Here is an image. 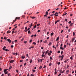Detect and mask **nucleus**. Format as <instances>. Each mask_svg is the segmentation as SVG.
<instances>
[{
    "mask_svg": "<svg viewBox=\"0 0 76 76\" xmlns=\"http://www.w3.org/2000/svg\"><path fill=\"white\" fill-rule=\"evenodd\" d=\"M57 14H58V13L57 12H56L54 15H55V16H58V15H57Z\"/></svg>",
    "mask_w": 76,
    "mask_h": 76,
    "instance_id": "1",
    "label": "nucleus"
},
{
    "mask_svg": "<svg viewBox=\"0 0 76 76\" xmlns=\"http://www.w3.org/2000/svg\"><path fill=\"white\" fill-rule=\"evenodd\" d=\"M7 41H8V42H9L10 43V42H12V41L10 40V39H7Z\"/></svg>",
    "mask_w": 76,
    "mask_h": 76,
    "instance_id": "2",
    "label": "nucleus"
},
{
    "mask_svg": "<svg viewBox=\"0 0 76 76\" xmlns=\"http://www.w3.org/2000/svg\"><path fill=\"white\" fill-rule=\"evenodd\" d=\"M48 52H49V50H48L46 51L45 52V55H47V53H48Z\"/></svg>",
    "mask_w": 76,
    "mask_h": 76,
    "instance_id": "3",
    "label": "nucleus"
},
{
    "mask_svg": "<svg viewBox=\"0 0 76 76\" xmlns=\"http://www.w3.org/2000/svg\"><path fill=\"white\" fill-rule=\"evenodd\" d=\"M3 50H4V51H8V50L7 49H5V48H3Z\"/></svg>",
    "mask_w": 76,
    "mask_h": 76,
    "instance_id": "4",
    "label": "nucleus"
},
{
    "mask_svg": "<svg viewBox=\"0 0 76 76\" xmlns=\"http://www.w3.org/2000/svg\"><path fill=\"white\" fill-rule=\"evenodd\" d=\"M10 61V63H13V62H14V60H12Z\"/></svg>",
    "mask_w": 76,
    "mask_h": 76,
    "instance_id": "5",
    "label": "nucleus"
},
{
    "mask_svg": "<svg viewBox=\"0 0 76 76\" xmlns=\"http://www.w3.org/2000/svg\"><path fill=\"white\" fill-rule=\"evenodd\" d=\"M34 48V46L30 47H29L28 48L29 49H31V48Z\"/></svg>",
    "mask_w": 76,
    "mask_h": 76,
    "instance_id": "6",
    "label": "nucleus"
},
{
    "mask_svg": "<svg viewBox=\"0 0 76 76\" xmlns=\"http://www.w3.org/2000/svg\"><path fill=\"white\" fill-rule=\"evenodd\" d=\"M74 24H73V23H71L70 25V26H72Z\"/></svg>",
    "mask_w": 76,
    "mask_h": 76,
    "instance_id": "7",
    "label": "nucleus"
},
{
    "mask_svg": "<svg viewBox=\"0 0 76 76\" xmlns=\"http://www.w3.org/2000/svg\"><path fill=\"white\" fill-rule=\"evenodd\" d=\"M20 19V17H16L15 19V21H16V19Z\"/></svg>",
    "mask_w": 76,
    "mask_h": 76,
    "instance_id": "8",
    "label": "nucleus"
},
{
    "mask_svg": "<svg viewBox=\"0 0 76 76\" xmlns=\"http://www.w3.org/2000/svg\"><path fill=\"white\" fill-rule=\"evenodd\" d=\"M21 58H23V59H24V58H25V56H22Z\"/></svg>",
    "mask_w": 76,
    "mask_h": 76,
    "instance_id": "9",
    "label": "nucleus"
},
{
    "mask_svg": "<svg viewBox=\"0 0 76 76\" xmlns=\"http://www.w3.org/2000/svg\"><path fill=\"white\" fill-rule=\"evenodd\" d=\"M11 32V31H7V34H9V33H10Z\"/></svg>",
    "mask_w": 76,
    "mask_h": 76,
    "instance_id": "10",
    "label": "nucleus"
},
{
    "mask_svg": "<svg viewBox=\"0 0 76 76\" xmlns=\"http://www.w3.org/2000/svg\"><path fill=\"white\" fill-rule=\"evenodd\" d=\"M32 25H33V24H32V23H31V24H30V25H29L30 28H31V27H32Z\"/></svg>",
    "mask_w": 76,
    "mask_h": 76,
    "instance_id": "11",
    "label": "nucleus"
},
{
    "mask_svg": "<svg viewBox=\"0 0 76 76\" xmlns=\"http://www.w3.org/2000/svg\"><path fill=\"white\" fill-rule=\"evenodd\" d=\"M75 41V38L74 37H73L72 39V42H73Z\"/></svg>",
    "mask_w": 76,
    "mask_h": 76,
    "instance_id": "12",
    "label": "nucleus"
},
{
    "mask_svg": "<svg viewBox=\"0 0 76 76\" xmlns=\"http://www.w3.org/2000/svg\"><path fill=\"white\" fill-rule=\"evenodd\" d=\"M5 74H6V75H7L8 73V72L7 71H5V72H4Z\"/></svg>",
    "mask_w": 76,
    "mask_h": 76,
    "instance_id": "13",
    "label": "nucleus"
},
{
    "mask_svg": "<svg viewBox=\"0 0 76 76\" xmlns=\"http://www.w3.org/2000/svg\"><path fill=\"white\" fill-rule=\"evenodd\" d=\"M56 41H58V40H59V37H58L56 39Z\"/></svg>",
    "mask_w": 76,
    "mask_h": 76,
    "instance_id": "14",
    "label": "nucleus"
},
{
    "mask_svg": "<svg viewBox=\"0 0 76 76\" xmlns=\"http://www.w3.org/2000/svg\"><path fill=\"white\" fill-rule=\"evenodd\" d=\"M7 70H8V69H5L4 70V72H6Z\"/></svg>",
    "mask_w": 76,
    "mask_h": 76,
    "instance_id": "15",
    "label": "nucleus"
},
{
    "mask_svg": "<svg viewBox=\"0 0 76 76\" xmlns=\"http://www.w3.org/2000/svg\"><path fill=\"white\" fill-rule=\"evenodd\" d=\"M32 59H30V63H32Z\"/></svg>",
    "mask_w": 76,
    "mask_h": 76,
    "instance_id": "16",
    "label": "nucleus"
},
{
    "mask_svg": "<svg viewBox=\"0 0 76 76\" xmlns=\"http://www.w3.org/2000/svg\"><path fill=\"white\" fill-rule=\"evenodd\" d=\"M60 49H61V50H64V48L62 47H61L60 48Z\"/></svg>",
    "mask_w": 76,
    "mask_h": 76,
    "instance_id": "17",
    "label": "nucleus"
},
{
    "mask_svg": "<svg viewBox=\"0 0 76 76\" xmlns=\"http://www.w3.org/2000/svg\"><path fill=\"white\" fill-rule=\"evenodd\" d=\"M69 70H67L66 71V74H68V73H69Z\"/></svg>",
    "mask_w": 76,
    "mask_h": 76,
    "instance_id": "18",
    "label": "nucleus"
},
{
    "mask_svg": "<svg viewBox=\"0 0 76 76\" xmlns=\"http://www.w3.org/2000/svg\"><path fill=\"white\" fill-rule=\"evenodd\" d=\"M51 54L50 53H49V52H48V56H50V55H51Z\"/></svg>",
    "mask_w": 76,
    "mask_h": 76,
    "instance_id": "19",
    "label": "nucleus"
},
{
    "mask_svg": "<svg viewBox=\"0 0 76 76\" xmlns=\"http://www.w3.org/2000/svg\"><path fill=\"white\" fill-rule=\"evenodd\" d=\"M36 17H31V18H32V19H35V18H36Z\"/></svg>",
    "mask_w": 76,
    "mask_h": 76,
    "instance_id": "20",
    "label": "nucleus"
},
{
    "mask_svg": "<svg viewBox=\"0 0 76 76\" xmlns=\"http://www.w3.org/2000/svg\"><path fill=\"white\" fill-rule=\"evenodd\" d=\"M67 15V13H66L64 14L62 16H65V15Z\"/></svg>",
    "mask_w": 76,
    "mask_h": 76,
    "instance_id": "21",
    "label": "nucleus"
},
{
    "mask_svg": "<svg viewBox=\"0 0 76 76\" xmlns=\"http://www.w3.org/2000/svg\"><path fill=\"white\" fill-rule=\"evenodd\" d=\"M53 35H54V33L53 32H52L51 34V36H53Z\"/></svg>",
    "mask_w": 76,
    "mask_h": 76,
    "instance_id": "22",
    "label": "nucleus"
},
{
    "mask_svg": "<svg viewBox=\"0 0 76 76\" xmlns=\"http://www.w3.org/2000/svg\"><path fill=\"white\" fill-rule=\"evenodd\" d=\"M51 42H50L49 43V44H48V46H50V45H51Z\"/></svg>",
    "mask_w": 76,
    "mask_h": 76,
    "instance_id": "23",
    "label": "nucleus"
},
{
    "mask_svg": "<svg viewBox=\"0 0 76 76\" xmlns=\"http://www.w3.org/2000/svg\"><path fill=\"white\" fill-rule=\"evenodd\" d=\"M70 59L71 60H73V57H72V56H71L70 58Z\"/></svg>",
    "mask_w": 76,
    "mask_h": 76,
    "instance_id": "24",
    "label": "nucleus"
},
{
    "mask_svg": "<svg viewBox=\"0 0 76 76\" xmlns=\"http://www.w3.org/2000/svg\"><path fill=\"white\" fill-rule=\"evenodd\" d=\"M64 55H62L61 56V58H64Z\"/></svg>",
    "mask_w": 76,
    "mask_h": 76,
    "instance_id": "25",
    "label": "nucleus"
},
{
    "mask_svg": "<svg viewBox=\"0 0 76 76\" xmlns=\"http://www.w3.org/2000/svg\"><path fill=\"white\" fill-rule=\"evenodd\" d=\"M42 60H44V58H42V59H40L41 62H42Z\"/></svg>",
    "mask_w": 76,
    "mask_h": 76,
    "instance_id": "26",
    "label": "nucleus"
},
{
    "mask_svg": "<svg viewBox=\"0 0 76 76\" xmlns=\"http://www.w3.org/2000/svg\"><path fill=\"white\" fill-rule=\"evenodd\" d=\"M73 36H75V32H73Z\"/></svg>",
    "mask_w": 76,
    "mask_h": 76,
    "instance_id": "27",
    "label": "nucleus"
},
{
    "mask_svg": "<svg viewBox=\"0 0 76 76\" xmlns=\"http://www.w3.org/2000/svg\"><path fill=\"white\" fill-rule=\"evenodd\" d=\"M64 70H63V71H62V72H61V73H64Z\"/></svg>",
    "mask_w": 76,
    "mask_h": 76,
    "instance_id": "28",
    "label": "nucleus"
},
{
    "mask_svg": "<svg viewBox=\"0 0 76 76\" xmlns=\"http://www.w3.org/2000/svg\"><path fill=\"white\" fill-rule=\"evenodd\" d=\"M47 40H45L44 42L45 43H47Z\"/></svg>",
    "mask_w": 76,
    "mask_h": 76,
    "instance_id": "29",
    "label": "nucleus"
},
{
    "mask_svg": "<svg viewBox=\"0 0 76 76\" xmlns=\"http://www.w3.org/2000/svg\"><path fill=\"white\" fill-rule=\"evenodd\" d=\"M51 65H52V64H51V63H50L49 64V66H51Z\"/></svg>",
    "mask_w": 76,
    "mask_h": 76,
    "instance_id": "30",
    "label": "nucleus"
},
{
    "mask_svg": "<svg viewBox=\"0 0 76 76\" xmlns=\"http://www.w3.org/2000/svg\"><path fill=\"white\" fill-rule=\"evenodd\" d=\"M27 31L28 29H26V30L24 31L25 32H27Z\"/></svg>",
    "mask_w": 76,
    "mask_h": 76,
    "instance_id": "31",
    "label": "nucleus"
},
{
    "mask_svg": "<svg viewBox=\"0 0 76 76\" xmlns=\"http://www.w3.org/2000/svg\"><path fill=\"white\" fill-rule=\"evenodd\" d=\"M46 15H48V12H47V11H46Z\"/></svg>",
    "mask_w": 76,
    "mask_h": 76,
    "instance_id": "32",
    "label": "nucleus"
},
{
    "mask_svg": "<svg viewBox=\"0 0 76 76\" xmlns=\"http://www.w3.org/2000/svg\"><path fill=\"white\" fill-rule=\"evenodd\" d=\"M33 44H34V45H36V43H35V42H33Z\"/></svg>",
    "mask_w": 76,
    "mask_h": 76,
    "instance_id": "33",
    "label": "nucleus"
},
{
    "mask_svg": "<svg viewBox=\"0 0 76 76\" xmlns=\"http://www.w3.org/2000/svg\"><path fill=\"white\" fill-rule=\"evenodd\" d=\"M50 60H52V57H51V56H50Z\"/></svg>",
    "mask_w": 76,
    "mask_h": 76,
    "instance_id": "34",
    "label": "nucleus"
},
{
    "mask_svg": "<svg viewBox=\"0 0 76 76\" xmlns=\"http://www.w3.org/2000/svg\"><path fill=\"white\" fill-rule=\"evenodd\" d=\"M32 71H33V72H35V70H34V69H33Z\"/></svg>",
    "mask_w": 76,
    "mask_h": 76,
    "instance_id": "35",
    "label": "nucleus"
},
{
    "mask_svg": "<svg viewBox=\"0 0 76 76\" xmlns=\"http://www.w3.org/2000/svg\"><path fill=\"white\" fill-rule=\"evenodd\" d=\"M37 27V25H35L34 26V28H36Z\"/></svg>",
    "mask_w": 76,
    "mask_h": 76,
    "instance_id": "36",
    "label": "nucleus"
},
{
    "mask_svg": "<svg viewBox=\"0 0 76 76\" xmlns=\"http://www.w3.org/2000/svg\"><path fill=\"white\" fill-rule=\"evenodd\" d=\"M50 53H50V54H51V53H52V51L51 50H50Z\"/></svg>",
    "mask_w": 76,
    "mask_h": 76,
    "instance_id": "37",
    "label": "nucleus"
},
{
    "mask_svg": "<svg viewBox=\"0 0 76 76\" xmlns=\"http://www.w3.org/2000/svg\"><path fill=\"white\" fill-rule=\"evenodd\" d=\"M57 71H55L54 73H55V75H56V74H57Z\"/></svg>",
    "mask_w": 76,
    "mask_h": 76,
    "instance_id": "38",
    "label": "nucleus"
},
{
    "mask_svg": "<svg viewBox=\"0 0 76 76\" xmlns=\"http://www.w3.org/2000/svg\"><path fill=\"white\" fill-rule=\"evenodd\" d=\"M42 66H40L39 67V69H42Z\"/></svg>",
    "mask_w": 76,
    "mask_h": 76,
    "instance_id": "39",
    "label": "nucleus"
},
{
    "mask_svg": "<svg viewBox=\"0 0 76 76\" xmlns=\"http://www.w3.org/2000/svg\"><path fill=\"white\" fill-rule=\"evenodd\" d=\"M12 66H10V67L9 69H12Z\"/></svg>",
    "mask_w": 76,
    "mask_h": 76,
    "instance_id": "40",
    "label": "nucleus"
},
{
    "mask_svg": "<svg viewBox=\"0 0 76 76\" xmlns=\"http://www.w3.org/2000/svg\"><path fill=\"white\" fill-rule=\"evenodd\" d=\"M22 18H25V15H22Z\"/></svg>",
    "mask_w": 76,
    "mask_h": 76,
    "instance_id": "41",
    "label": "nucleus"
},
{
    "mask_svg": "<svg viewBox=\"0 0 76 76\" xmlns=\"http://www.w3.org/2000/svg\"><path fill=\"white\" fill-rule=\"evenodd\" d=\"M4 39H7V38H6V37H4Z\"/></svg>",
    "mask_w": 76,
    "mask_h": 76,
    "instance_id": "42",
    "label": "nucleus"
},
{
    "mask_svg": "<svg viewBox=\"0 0 76 76\" xmlns=\"http://www.w3.org/2000/svg\"><path fill=\"white\" fill-rule=\"evenodd\" d=\"M31 31L30 30H29L28 31V33H30Z\"/></svg>",
    "mask_w": 76,
    "mask_h": 76,
    "instance_id": "43",
    "label": "nucleus"
},
{
    "mask_svg": "<svg viewBox=\"0 0 76 76\" xmlns=\"http://www.w3.org/2000/svg\"><path fill=\"white\" fill-rule=\"evenodd\" d=\"M58 65H59L60 64V62H59L58 63Z\"/></svg>",
    "mask_w": 76,
    "mask_h": 76,
    "instance_id": "44",
    "label": "nucleus"
},
{
    "mask_svg": "<svg viewBox=\"0 0 76 76\" xmlns=\"http://www.w3.org/2000/svg\"><path fill=\"white\" fill-rule=\"evenodd\" d=\"M70 67V66L69 65H68L67 66V68H68V67Z\"/></svg>",
    "mask_w": 76,
    "mask_h": 76,
    "instance_id": "45",
    "label": "nucleus"
},
{
    "mask_svg": "<svg viewBox=\"0 0 76 76\" xmlns=\"http://www.w3.org/2000/svg\"><path fill=\"white\" fill-rule=\"evenodd\" d=\"M58 53H60V50H59L58 51V52H57Z\"/></svg>",
    "mask_w": 76,
    "mask_h": 76,
    "instance_id": "46",
    "label": "nucleus"
},
{
    "mask_svg": "<svg viewBox=\"0 0 76 76\" xmlns=\"http://www.w3.org/2000/svg\"><path fill=\"white\" fill-rule=\"evenodd\" d=\"M61 47H62V46H63V44H61Z\"/></svg>",
    "mask_w": 76,
    "mask_h": 76,
    "instance_id": "47",
    "label": "nucleus"
},
{
    "mask_svg": "<svg viewBox=\"0 0 76 76\" xmlns=\"http://www.w3.org/2000/svg\"><path fill=\"white\" fill-rule=\"evenodd\" d=\"M15 32H14V31H13L12 33V34H13V33H15Z\"/></svg>",
    "mask_w": 76,
    "mask_h": 76,
    "instance_id": "48",
    "label": "nucleus"
},
{
    "mask_svg": "<svg viewBox=\"0 0 76 76\" xmlns=\"http://www.w3.org/2000/svg\"><path fill=\"white\" fill-rule=\"evenodd\" d=\"M22 61H23V60H21L20 61V62H22Z\"/></svg>",
    "mask_w": 76,
    "mask_h": 76,
    "instance_id": "49",
    "label": "nucleus"
},
{
    "mask_svg": "<svg viewBox=\"0 0 76 76\" xmlns=\"http://www.w3.org/2000/svg\"><path fill=\"white\" fill-rule=\"evenodd\" d=\"M61 54H63V51H62L61 53Z\"/></svg>",
    "mask_w": 76,
    "mask_h": 76,
    "instance_id": "50",
    "label": "nucleus"
},
{
    "mask_svg": "<svg viewBox=\"0 0 76 76\" xmlns=\"http://www.w3.org/2000/svg\"><path fill=\"white\" fill-rule=\"evenodd\" d=\"M44 56V54H42V57H43Z\"/></svg>",
    "mask_w": 76,
    "mask_h": 76,
    "instance_id": "51",
    "label": "nucleus"
},
{
    "mask_svg": "<svg viewBox=\"0 0 76 76\" xmlns=\"http://www.w3.org/2000/svg\"><path fill=\"white\" fill-rule=\"evenodd\" d=\"M12 54H13V55H15V53L13 52V53H12Z\"/></svg>",
    "mask_w": 76,
    "mask_h": 76,
    "instance_id": "52",
    "label": "nucleus"
},
{
    "mask_svg": "<svg viewBox=\"0 0 76 76\" xmlns=\"http://www.w3.org/2000/svg\"><path fill=\"white\" fill-rule=\"evenodd\" d=\"M16 71L17 73H18V72H19V71H18V70H16Z\"/></svg>",
    "mask_w": 76,
    "mask_h": 76,
    "instance_id": "53",
    "label": "nucleus"
},
{
    "mask_svg": "<svg viewBox=\"0 0 76 76\" xmlns=\"http://www.w3.org/2000/svg\"><path fill=\"white\" fill-rule=\"evenodd\" d=\"M27 76H29V73H28Z\"/></svg>",
    "mask_w": 76,
    "mask_h": 76,
    "instance_id": "54",
    "label": "nucleus"
},
{
    "mask_svg": "<svg viewBox=\"0 0 76 76\" xmlns=\"http://www.w3.org/2000/svg\"><path fill=\"white\" fill-rule=\"evenodd\" d=\"M45 67H46V66H45V65L43 67V68H45Z\"/></svg>",
    "mask_w": 76,
    "mask_h": 76,
    "instance_id": "55",
    "label": "nucleus"
},
{
    "mask_svg": "<svg viewBox=\"0 0 76 76\" xmlns=\"http://www.w3.org/2000/svg\"><path fill=\"white\" fill-rule=\"evenodd\" d=\"M49 34V31H48V32L47 33V35H48Z\"/></svg>",
    "mask_w": 76,
    "mask_h": 76,
    "instance_id": "56",
    "label": "nucleus"
},
{
    "mask_svg": "<svg viewBox=\"0 0 76 76\" xmlns=\"http://www.w3.org/2000/svg\"><path fill=\"white\" fill-rule=\"evenodd\" d=\"M37 32H40V30H38Z\"/></svg>",
    "mask_w": 76,
    "mask_h": 76,
    "instance_id": "57",
    "label": "nucleus"
},
{
    "mask_svg": "<svg viewBox=\"0 0 76 76\" xmlns=\"http://www.w3.org/2000/svg\"><path fill=\"white\" fill-rule=\"evenodd\" d=\"M55 13V11H54L53 12H52V13Z\"/></svg>",
    "mask_w": 76,
    "mask_h": 76,
    "instance_id": "58",
    "label": "nucleus"
},
{
    "mask_svg": "<svg viewBox=\"0 0 76 76\" xmlns=\"http://www.w3.org/2000/svg\"><path fill=\"white\" fill-rule=\"evenodd\" d=\"M31 76H34V75L32 74H31Z\"/></svg>",
    "mask_w": 76,
    "mask_h": 76,
    "instance_id": "59",
    "label": "nucleus"
},
{
    "mask_svg": "<svg viewBox=\"0 0 76 76\" xmlns=\"http://www.w3.org/2000/svg\"><path fill=\"white\" fill-rule=\"evenodd\" d=\"M61 75V74L60 73V74L58 75V76H60V75Z\"/></svg>",
    "mask_w": 76,
    "mask_h": 76,
    "instance_id": "60",
    "label": "nucleus"
},
{
    "mask_svg": "<svg viewBox=\"0 0 76 76\" xmlns=\"http://www.w3.org/2000/svg\"><path fill=\"white\" fill-rule=\"evenodd\" d=\"M64 48H66V45H64Z\"/></svg>",
    "mask_w": 76,
    "mask_h": 76,
    "instance_id": "61",
    "label": "nucleus"
},
{
    "mask_svg": "<svg viewBox=\"0 0 76 76\" xmlns=\"http://www.w3.org/2000/svg\"><path fill=\"white\" fill-rule=\"evenodd\" d=\"M11 48H13V45H12L11 46Z\"/></svg>",
    "mask_w": 76,
    "mask_h": 76,
    "instance_id": "62",
    "label": "nucleus"
},
{
    "mask_svg": "<svg viewBox=\"0 0 76 76\" xmlns=\"http://www.w3.org/2000/svg\"><path fill=\"white\" fill-rule=\"evenodd\" d=\"M32 40H30L29 42H32Z\"/></svg>",
    "mask_w": 76,
    "mask_h": 76,
    "instance_id": "63",
    "label": "nucleus"
},
{
    "mask_svg": "<svg viewBox=\"0 0 76 76\" xmlns=\"http://www.w3.org/2000/svg\"><path fill=\"white\" fill-rule=\"evenodd\" d=\"M71 23V21H69V22H68V23L69 24H70Z\"/></svg>",
    "mask_w": 76,
    "mask_h": 76,
    "instance_id": "64",
    "label": "nucleus"
}]
</instances>
